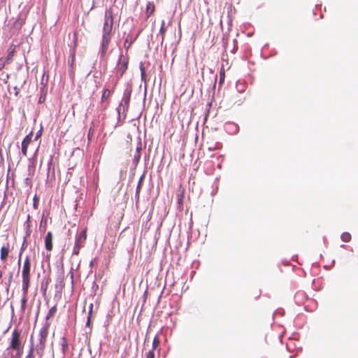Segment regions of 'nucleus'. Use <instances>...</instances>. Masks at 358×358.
<instances>
[{
	"mask_svg": "<svg viewBox=\"0 0 358 358\" xmlns=\"http://www.w3.org/2000/svg\"><path fill=\"white\" fill-rule=\"evenodd\" d=\"M132 92V87L130 85H127L126 89L124 91L122 102L119 104L117 108V112L118 114V120H120L121 118V113L124 115L123 118L124 119L126 117L125 112L128 110L131 94Z\"/></svg>",
	"mask_w": 358,
	"mask_h": 358,
	"instance_id": "f257e3e1",
	"label": "nucleus"
},
{
	"mask_svg": "<svg viewBox=\"0 0 358 358\" xmlns=\"http://www.w3.org/2000/svg\"><path fill=\"white\" fill-rule=\"evenodd\" d=\"M30 271H31V262L29 256H27L24 259L22 271V291L25 294L29 287L30 282Z\"/></svg>",
	"mask_w": 358,
	"mask_h": 358,
	"instance_id": "f03ea898",
	"label": "nucleus"
},
{
	"mask_svg": "<svg viewBox=\"0 0 358 358\" xmlns=\"http://www.w3.org/2000/svg\"><path fill=\"white\" fill-rule=\"evenodd\" d=\"M113 13L112 10L108 9L105 12L104 24L103 27L102 35L110 36L113 34Z\"/></svg>",
	"mask_w": 358,
	"mask_h": 358,
	"instance_id": "7ed1b4c3",
	"label": "nucleus"
},
{
	"mask_svg": "<svg viewBox=\"0 0 358 358\" xmlns=\"http://www.w3.org/2000/svg\"><path fill=\"white\" fill-rule=\"evenodd\" d=\"M48 334V327H43L41 329L39 332V343L37 345V353L39 354L40 351H43L45 348V343Z\"/></svg>",
	"mask_w": 358,
	"mask_h": 358,
	"instance_id": "20e7f679",
	"label": "nucleus"
},
{
	"mask_svg": "<svg viewBox=\"0 0 358 358\" xmlns=\"http://www.w3.org/2000/svg\"><path fill=\"white\" fill-rule=\"evenodd\" d=\"M111 37L102 35V40L101 42V47L99 50L100 59H103L107 52L108 45L110 43Z\"/></svg>",
	"mask_w": 358,
	"mask_h": 358,
	"instance_id": "39448f33",
	"label": "nucleus"
},
{
	"mask_svg": "<svg viewBox=\"0 0 358 358\" xmlns=\"http://www.w3.org/2000/svg\"><path fill=\"white\" fill-rule=\"evenodd\" d=\"M128 67V61L126 59L123 55L121 53L119 56L116 69L117 72L120 73V76L122 77L125 73Z\"/></svg>",
	"mask_w": 358,
	"mask_h": 358,
	"instance_id": "423d86ee",
	"label": "nucleus"
},
{
	"mask_svg": "<svg viewBox=\"0 0 358 358\" xmlns=\"http://www.w3.org/2000/svg\"><path fill=\"white\" fill-rule=\"evenodd\" d=\"M10 348L13 350H20V348H21L20 333L16 330H14L12 333V339Z\"/></svg>",
	"mask_w": 358,
	"mask_h": 358,
	"instance_id": "0eeeda50",
	"label": "nucleus"
},
{
	"mask_svg": "<svg viewBox=\"0 0 358 358\" xmlns=\"http://www.w3.org/2000/svg\"><path fill=\"white\" fill-rule=\"evenodd\" d=\"M227 132L230 135H236L239 132V127L234 122L227 123L225 126Z\"/></svg>",
	"mask_w": 358,
	"mask_h": 358,
	"instance_id": "6e6552de",
	"label": "nucleus"
},
{
	"mask_svg": "<svg viewBox=\"0 0 358 358\" xmlns=\"http://www.w3.org/2000/svg\"><path fill=\"white\" fill-rule=\"evenodd\" d=\"M10 252V245L7 243L1 248L0 250V259L1 262H5L8 257Z\"/></svg>",
	"mask_w": 358,
	"mask_h": 358,
	"instance_id": "1a4fd4ad",
	"label": "nucleus"
},
{
	"mask_svg": "<svg viewBox=\"0 0 358 358\" xmlns=\"http://www.w3.org/2000/svg\"><path fill=\"white\" fill-rule=\"evenodd\" d=\"M32 138V133H30L29 134L27 135L25 138L22 141V153L26 156L27 152V148L28 146L31 141Z\"/></svg>",
	"mask_w": 358,
	"mask_h": 358,
	"instance_id": "9d476101",
	"label": "nucleus"
},
{
	"mask_svg": "<svg viewBox=\"0 0 358 358\" xmlns=\"http://www.w3.org/2000/svg\"><path fill=\"white\" fill-rule=\"evenodd\" d=\"M141 150H142V144H141V142H139L136 147V152L134 155V158H133V164L136 166L138 164V162L140 161L141 156Z\"/></svg>",
	"mask_w": 358,
	"mask_h": 358,
	"instance_id": "9b49d317",
	"label": "nucleus"
},
{
	"mask_svg": "<svg viewBox=\"0 0 358 358\" xmlns=\"http://www.w3.org/2000/svg\"><path fill=\"white\" fill-rule=\"evenodd\" d=\"M52 232L48 231L45 237V247L48 251L52 250Z\"/></svg>",
	"mask_w": 358,
	"mask_h": 358,
	"instance_id": "f8f14e48",
	"label": "nucleus"
},
{
	"mask_svg": "<svg viewBox=\"0 0 358 358\" xmlns=\"http://www.w3.org/2000/svg\"><path fill=\"white\" fill-rule=\"evenodd\" d=\"M87 238V229H83L79 234L76 237V243L82 244Z\"/></svg>",
	"mask_w": 358,
	"mask_h": 358,
	"instance_id": "ddd939ff",
	"label": "nucleus"
},
{
	"mask_svg": "<svg viewBox=\"0 0 358 358\" xmlns=\"http://www.w3.org/2000/svg\"><path fill=\"white\" fill-rule=\"evenodd\" d=\"M134 41L135 38H133L131 34H128L124 42V47L125 48V49L128 50Z\"/></svg>",
	"mask_w": 358,
	"mask_h": 358,
	"instance_id": "4468645a",
	"label": "nucleus"
},
{
	"mask_svg": "<svg viewBox=\"0 0 358 358\" xmlns=\"http://www.w3.org/2000/svg\"><path fill=\"white\" fill-rule=\"evenodd\" d=\"M155 10V6L152 3L148 2L146 6V14L149 17L151 15Z\"/></svg>",
	"mask_w": 358,
	"mask_h": 358,
	"instance_id": "2eb2a0df",
	"label": "nucleus"
},
{
	"mask_svg": "<svg viewBox=\"0 0 358 358\" xmlns=\"http://www.w3.org/2000/svg\"><path fill=\"white\" fill-rule=\"evenodd\" d=\"M34 341H33V337L31 336V347L29 350V353L26 356L25 358H34Z\"/></svg>",
	"mask_w": 358,
	"mask_h": 358,
	"instance_id": "dca6fc26",
	"label": "nucleus"
},
{
	"mask_svg": "<svg viewBox=\"0 0 358 358\" xmlns=\"http://www.w3.org/2000/svg\"><path fill=\"white\" fill-rule=\"evenodd\" d=\"M352 237L350 233L348 232H343L341 235V239L345 243H348L350 241Z\"/></svg>",
	"mask_w": 358,
	"mask_h": 358,
	"instance_id": "f3484780",
	"label": "nucleus"
},
{
	"mask_svg": "<svg viewBox=\"0 0 358 358\" xmlns=\"http://www.w3.org/2000/svg\"><path fill=\"white\" fill-rule=\"evenodd\" d=\"M57 312V306H52L48 311L46 317H45V320H48L50 318H51L52 317H53L55 315V314Z\"/></svg>",
	"mask_w": 358,
	"mask_h": 358,
	"instance_id": "a211bd4d",
	"label": "nucleus"
},
{
	"mask_svg": "<svg viewBox=\"0 0 358 358\" xmlns=\"http://www.w3.org/2000/svg\"><path fill=\"white\" fill-rule=\"evenodd\" d=\"M165 22L164 20L162 22L161 27L159 29V34L161 35V43H162L164 39V33L166 32V29L164 27Z\"/></svg>",
	"mask_w": 358,
	"mask_h": 358,
	"instance_id": "6ab92c4d",
	"label": "nucleus"
},
{
	"mask_svg": "<svg viewBox=\"0 0 358 358\" xmlns=\"http://www.w3.org/2000/svg\"><path fill=\"white\" fill-rule=\"evenodd\" d=\"M140 71H141V80L144 81L145 83L146 82V80H145V77H146L145 70L144 66H143L142 62L140 64Z\"/></svg>",
	"mask_w": 358,
	"mask_h": 358,
	"instance_id": "aec40b11",
	"label": "nucleus"
},
{
	"mask_svg": "<svg viewBox=\"0 0 358 358\" xmlns=\"http://www.w3.org/2000/svg\"><path fill=\"white\" fill-rule=\"evenodd\" d=\"M110 95V91L108 89H105L101 95V101H106Z\"/></svg>",
	"mask_w": 358,
	"mask_h": 358,
	"instance_id": "412c9836",
	"label": "nucleus"
},
{
	"mask_svg": "<svg viewBox=\"0 0 358 358\" xmlns=\"http://www.w3.org/2000/svg\"><path fill=\"white\" fill-rule=\"evenodd\" d=\"M82 247V244L78 243L75 242V245L73 249V255H78L80 252V249Z\"/></svg>",
	"mask_w": 358,
	"mask_h": 358,
	"instance_id": "4be33fe9",
	"label": "nucleus"
},
{
	"mask_svg": "<svg viewBox=\"0 0 358 358\" xmlns=\"http://www.w3.org/2000/svg\"><path fill=\"white\" fill-rule=\"evenodd\" d=\"M26 247H27L26 238H24L22 244V246H21V248H20V254H19V260H18V264H20V259H21L22 253L25 250Z\"/></svg>",
	"mask_w": 358,
	"mask_h": 358,
	"instance_id": "5701e85b",
	"label": "nucleus"
},
{
	"mask_svg": "<svg viewBox=\"0 0 358 358\" xmlns=\"http://www.w3.org/2000/svg\"><path fill=\"white\" fill-rule=\"evenodd\" d=\"M61 345H62V350L64 352L67 350V348H68V343H67V341H66V338L63 337L62 338Z\"/></svg>",
	"mask_w": 358,
	"mask_h": 358,
	"instance_id": "b1692460",
	"label": "nucleus"
},
{
	"mask_svg": "<svg viewBox=\"0 0 358 358\" xmlns=\"http://www.w3.org/2000/svg\"><path fill=\"white\" fill-rule=\"evenodd\" d=\"M159 344V339L155 336L152 341V350H154Z\"/></svg>",
	"mask_w": 358,
	"mask_h": 358,
	"instance_id": "393cba45",
	"label": "nucleus"
},
{
	"mask_svg": "<svg viewBox=\"0 0 358 358\" xmlns=\"http://www.w3.org/2000/svg\"><path fill=\"white\" fill-rule=\"evenodd\" d=\"M45 96H46L45 92H41L39 99H38L39 103H42L45 101Z\"/></svg>",
	"mask_w": 358,
	"mask_h": 358,
	"instance_id": "a878e982",
	"label": "nucleus"
},
{
	"mask_svg": "<svg viewBox=\"0 0 358 358\" xmlns=\"http://www.w3.org/2000/svg\"><path fill=\"white\" fill-rule=\"evenodd\" d=\"M14 51H15V48H13V50L9 51L7 58H6V62H8L9 60L12 59V58L14 55Z\"/></svg>",
	"mask_w": 358,
	"mask_h": 358,
	"instance_id": "bb28decb",
	"label": "nucleus"
},
{
	"mask_svg": "<svg viewBox=\"0 0 358 358\" xmlns=\"http://www.w3.org/2000/svg\"><path fill=\"white\" fill-rule=\"evenodd\" d=\"M33 200H34L33 207L34 208V209H37L38 207V199L37 198L36 195H35L34 196Z\"/></svg>",
	"mask_w": 358,
	"mask_h": 358,
	"instance_id": "cd10ccee",
	"label": "nucleus"
},
{
	"mask_svg": "<svg viewBox=\"0 0 358 358\" xmlns=\"http://www.w3.org/2000/svg\"><path fill=\"white\" fill-rule=\"evenodd\" d=\"M143 178V176H141V177L139 179L138 186L136 187V194H138L140 192L141 185Z\"/></svg>",
	"mask_w": 358,
	"mask_h": 358,
	"instance_id": "c85d7f7f",
	"label": "nucleus"
},
{
	"mask_svg": "<svg viewBox=\"0 0 358 358\" xmlns=\"http://www.w3.org/2000/svg\"><path fill=\"white\" fill-rule=\"evenodd\" d=\"M154 357H155V352H154L153 350H150L146 355V358H154Z\"/></svg>",
	"mask_w": 358,
	"mask_h": 358,
	"instance_id": "c756f323",
	"label": "nucleus"
},
{
	"mask_svg": "<svg viewBox=\"0 0 358 358\" xmlns=\"http://www.w3.org/2000/svg\"><path fill=\"white\" fill-rule=\"evenodd\" d=\"M27 303V299L25 296H23L22 300H21V307L22 308H24V306Z\"/></svg>",
	"mask_w": 358,
	"mask_h": 358,
	"instance_id": "7c9ffc66",
	"label": "nucleus"
},
{
	"mask_svg": "<svg viewBox=\"0 0 358 358\" xmlns=\"http://www.w3.org/2000/svg\"><path fill=\"white\" fill-rule=\"evenodd\" d=\"M93 310V303H90L89 306L88 316H92Z\"/></svg>",
	"mask_w": 358,
	"mask_h": 358,
	"instance_id": "2f4dec72",
	"label": "nucleus"
},
{
	"mask_svg": "<svg viewBox=\"0 0 358 358\" xmlns=\"http://www.w3.org/2000/svg\"><path fill=\"white\" fill-rule=\"evenodd\" d=\"M13 90L15 91V96H17L20 93V88L15 86V87H14Z\"/></svg>",
	"mask_w": 358,
	"mask_h": 358,
	"instance_id": "473e14b6",
	"label": "nucleus"
},
{
	"mask_svg": "<svg viewBox=\"0 0 358 358\" xmlns=\"http://www.w3.org/2000/svg\"><path fill=\"white\" fill-rule=\"evenodd\" d=\"M91 317L87 315V320L86 322V326L90 327H91Z\"/></svg>",
	"mask_w": 358,
	"mask_h": 358,
	"instance_id": "72a5a7b5",
	"label": "nucleus"
},
{
	"mask_svg": "<svg viewBox=\"0 0 358 358\" xmlns=\"http://www.w3.org/2000/svg\"><path fill=\"white\" fill-rule=\"evenodd\" d=\"M17 352V354H16V356L17 357H21L22 354V348H20V350H16Z\"/></svg>",
	"mask_w": 358,
	"mask_h": 358,
	"instance_id": "f704fd0d",
	"label": "nucleus"
},
{
	"mask_svg": "<svg viewBox=\"0 0 358 358\" xmlns=\"http://www.w3.org/2000/svg\"><path fill=\"white\" fill-rule=\"evenodd\" d=\"M69 76L71 78H73L74 77V71H73V69H71V68H69Z\"/></svg>",
	"mask_w": 358,
	"mask_h": 358,
	"instance_id": "c9c22d12",
	"label": "nucleus"
},
{
	"mask_svg": "<svg viewBox=\"0 0 358 358\" xmlns=\"http://www.w3.org/2000/svg\"><path fill=\"white\" fill-rule=\"evenodd\" d=\"M73 60H74V57H72L71 62H69V68H71V69H73Z\"/></svg>",
	"mask_w": 358,
	"mask_h": 358,
	"instance_id": "e433bc0d",
	"label": "nucleus"
},
{
	"mask_svg": "<svg viewBox=\"0 0 358 358\" xmlns=\"http://www.w3.org/2000/svg\"><path fill=\"white\" fill-rule=\"evenodd\" d=\"M224 73H220V84L224 82Z\"/></svg>",
	"mask_w": 358,
	"mask_h": 358,
	"instance_id": "4c0bfd02",
	"label": "nucleus"
},
{
	"mask_svg": "<svg viewBox=\"0 0 358 358\" xmlns=\"http://www.w3.org/2000/svg\"><path fill=\"white\" fill-rule=\"evenodd\" d=\"M4 65L5 62L2 59H0V70H1L4 67Z\"/></svg>",
	"mask_w": 358,
	"mask_h": 358,
	"instance_id": "58836bf2",
	"label": "nucleus"
},
{
	"mask_svg": "<svg viewBox=\"0 0 358 358\" xmlns=\"http://www.w3.org/2000/svg\"><path fill=\"white\" fill-rule=\"evenodd\" d=\"M41 133H42V131H41V130H39L36 133V136H35V139H37L38 138H39L41 136Z\"/></svg>",
	"mask_w": 358,
	"mask_h": 358,
	"instance_id": "ea45409f",
	"label": "nucleus"
},
{
	"mask_svg": "<svg viewBox=\"0 0 358 358\" xmlns=\"http://www.w3.org/2000/svg\"><path fill=\"white\" fill-rule=\"evenodd\" d=\"M2 161H3V157L1 155V150H0V165L1 164Z\"/></svg>",
	"mask_w": 358,
	"mask_h": 358,
	"instance_id": "a19ab883",
	"label": "nucleus"
},
{
	"mask_svg": "<svg viewBox=\"0 0 358 358\" xmlns=\"http://www.w3.org/2000/svg\"><path fill=\"white\" fill-rule=\"evenodd\" d=\"M12 278H13V274H12V273H10V278H9V281H8V286H9V285H10V280H11Z\"/></svg>",
	"mask_w": 358,
	"mask_h": 358,
	"instance_id": "79ce46f5",
	"label": "nucleus"
},
{
	"mask_svg": "<svg viewBox=\"0 0 358 358\" xmlns=\"http://www.w3.org/2000/svg\"><path fill=\"white\" fill-rule=\"evenodd\" d=\"M238 91L239 92H244V90H239V89L238 88Z\"/></svg>",
	"mask_w": 358,
	"mask_h": 358,
	"instance_id": "37998d69",
	"label": "nucleus"
},
{
	"mask_svg": "<svg viewBox=\"0 0 358 358\" xmlns=\"http://www.w3.org/2000/svg\"><path fill=\"white\" fill-rule=\"evenodd\" d=\"M29 219H30V216H29V215H28L27 222H29Z\"/></svg>",
	"mask_w": 358,
	"mask_h": 358,
	"instance_id": "c03bdc74",
	"label": "nucleus"
},
{
	"mask_svg": "<svg viewBox=\"0 0 358 358\" xmlns=\"http://www.w3.org/2000/svg\"><path fill=\"white\" fill-rule=\"evenodd\" d=\"M324 268H325L326 269H329L331 267H330V266H324Z\"/></svg>",
	"mask_w": 358,
	"mask_h": 358,
	"instance_id": "a18cd8bd",
	"label": "nucleus"
},
{
	"mask_svg": "<svg viewBox=\"0 0 358 358\" xmlns=\"http://www.w3.org/2000/svg\"><path fill=\"white\" fill-rule=\"evenodd\" d=\"M92 265H93V261H92V262H90V266H92Z\"/></svg>",
	"mask_w": 358,
	"mask_h": 358,
	"instance_id": "49530a36",
	"label": "nucleus"
},
{
	"mask_svg": "<svg viewBox=\"0 0 358 358\" xmlns=\"http://www.w3.org/2000/svg\"><path fill=\"white\" fill-rule=\"evenodd\" d=\"M341 248H345V245L343 244V245H341Z\"/></svg>",
	"mask_w": 358,
	"mask_h": 358,
	"instance_id": "de8ad7c7",
	"label": "nucleus"
},
{
	"mask_svg": "<svg viewBox=\"0 0 358 358\" xmlns=\"http://www.w3.org/2000/svg\"><path fill=\"white\" fill-rule=\"evenodd\" d=\"M334 264H335V261H334V260H333V262H332V265H334Z\"/></svg>",
	"mask_w": 358,
	"mask_h": 358,
	"instance_id": "09e8293b",
	"label": "nucleus"
},
{
	"mask_svg": "<svg viewBox=\"0 0 358 358\" xmlns=\"http://www.w3.org/2000/svg\"><path fill=\"white\" fill-rule=\"evenodd\" d=\"M17 358H20V357H17Z\"/></svg>",
	"mask_w": 358,
	"mask_h": 358,
	"instance_id": "8fccbe9b",
	"label": "nucleus"
}]
</instances>
